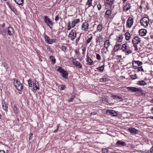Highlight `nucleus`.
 <instances>
[{"instance_id": "f257e3e1", "label": "nucleus", "mask_w": 153, "mask_h": 153, "mask_svg": "<svg viewBox=\"0 0 153 153\" xmlns=\"http://www.w3.org/2000/svg\"><path fill=\"white\" fill-rule=\"evenodd\" d=\"M140 41V38L137 36H135L133 38L132 42L134 44L133 46L135 48V51H137L138 50L137 44H139Z\"/></svg>"}, {"instance_id": "f03ea898", "label": "nucleus", "mask_w": 153, "mask_h": 153, "mask_svg": "<svg viewBox=\"0 0 153 153\" xmlns=\"http://www.w3.org/2000/svg\"><path fill=\"white\" fill-rule=\"evenodd\" d=\"M57 71L61 73L62 77L65 79H68V74L66 71H65L61 67H59L57 69Z\"/></svg>"}, {"instance_id": "7ed1b4c3", "label": "nucleus", "mask_w": 153, "mask_h": 153, "mask_svg": "<svg viewBox=\"0 0 153 153\" xmlns=\"http://www.w3.org/2000/svg\"><path fill=\"white\" fill-rule=\"evenodd\" d=\"M149 18L146 17H144L140 21V23L141 25L145 27L147 26L149 22Z\"/></svg>"}, {"instance_id": "20e7f679", "label": "nucleus", "mask_w": 153, "mask_h": 153, "mask_svg": "<svg viewBox=\"0 0 153 153\" xmlns=\"http://www.w3.org/2000/svg\"><path fill=\"white\" fill-rule=\"evenodd\" d=\"M14 84L18 90L21 91L22 89V85L18 80H14Z\"/></svg>"}, {"instance_id": "39448f33", "label": "nucleus", "mask_w": 153, "mask_h": 153, "mask_svg": "<svg viewBox=\"0 0 153 153\" xmlns=\"http://www.w3.org/2000/svg\"><path fill=\"white\" fill-rule=\"evenodd\" d=\"M44 20L45 22L47 24V25L51 28L52 27L51 26H52L53 23L50 20V19L47 16H45L44 17Z\"/></svg>"}, {"instance_id": "423d86ee", "label": "nucleus", "mask_w": 153, "mask_h": 153, "mask_svg": "<svg viewBox=\"0 0 153 153\" xmlns=\"http://www.w3.org/2000/svg\"><path fill=\"white\" fill-rule=\"evenodd\" d=\"M76 36V33L75 30H72L69 33L68 37L70 39L73 40L75 39Z\"/></svg>"}, {"instance_id": "0eeeda50", "label": "nucleus", "mask_w": 153, "mask_h": 153, "mask_svg": "<svg viewBox=\"0 0 153 153\" xmlns=\"http://www.w3.org/2000/svg\"><path fill=\"white\" fill-rule=\"evenodd\" d=\"M127 88L132 92H143V91L141 88H137L135 87H128Z\"/></svg>"}, {"instance_id": "6e6552de", "label": "nucleus", "mask_w": 153, "mask_h": 153, "mask_svg": "<svg viewBox=\"0 0 153 153\" xmlns=\"http://www.w3.org/2000/svg\"><path fill=\"white\" fill-rule=\"evenodd\" d=\"M133 23V19L131 17L128 18L126 22L127 27L130 28L131 27Z\"/></svg>"}, {"instance_id": "1a4fd4ad", "label": "nucleus", "mask_w": 153, "mask_h": 153, "mask_svg": "<svg viewBox=\"0 0 153 153\" xmlns=\"http://www.w3.org/2000/svg\"><path fill=\"white\" fill-rule=\"evenodd\" d=\"M73 63L75 65L76 68H82V65L80 63L77 61L76 59H73L72 61Z\"/></svg>"}, {"instance_id": "9d476101", "label": "nucleus", "mask_w": 153, "mask_h": 153, "mask_svg": "<svg viewBox=\"0 0 153 153\" xmlns=\"http://www.w3.org/2000/svg\"><path fill=\"white\" fill-rule=\"evenodd\" d=\"M5 31H6V30H4ZM7 32L8 35L9 36H11L13 35L14 33V30L13 28L11 27H8L7 29ZM4 32V33H5Z\"/></svg>"}, {"instance_id": "9b49d317", "label": "nucleus", "mask_w": 153, "mask_h": 153, "mask_svg": "<svg viewBox=\"0 0 153 153\" xmlns=\"http://www.w3.org/2000/svg\"><path fill=\"white\" fill-rule=\"evenodd\" d=\"M45 39L46 42L48 44H51L55 42V39H51L49 37L47 36L45 37Z\"/></svg>"}, {"instance_id": "f8f14e48", "label": "nucleus", "mask_w": 153, "mask_h": 153, "mask_svg": "<svg viewBox=\"0 0 153 153\" xmlns=\"http://www.w3.org/2000/svg\"><path fill=\"white\" fill-rule=\"evenodd\" d=\"M1 103L4 110L7 111L8 108L7 103L4 100H2Z\"/></svg>"}, {"instance_id": "ddd939ff", "label": "nucleus", "mask_w": 153, "mask_h": 153, "mask_svg": "<svg viewBox=\"0 0 153 153\" xmlns=\"http://www.w3.org/2000/svg\"><path fill=\"white\" fill-rule=\"evenodd\" d=\"M89 27V24L86 22H84L82 24V29L85 31L88 29Z\"/></svg>"}, {"instance_id": "4468645a", "label": "nucleus", "mask_w": 153, "mask_h": 153, "mask_svg": "<svg viewBox=\"0 0 153 153\" xmlns=\"http://www.w3.org/2000/svg\"><path fill=\"white\" fill-rule=\"evenodd\" d=\"M11 10L16 14L18 15V12L17 10L13 6H12L9 3L7 4Z\"/></svg>"}, {"instance_id": "2eb2a0df", "label": "nucleus", "mask_w": 153, "mask_h": 153, "mask_svg": "<svg viewBox=\"0 0 153 153\" xmlns=\"http://www.w3.org/2000/svg\"><path fill=\"white\" fill-rule=\"evenodd\" d=\"M128 131L131 133L134 134H135L137 133L138 131L134 128H130L128 129Z\"/></svg>"}, {"instance_id": "dca6fc26", "label": "nucleus", "mask_w": 153, "mask_h": 153, "mask_svg": "<svg viewBox=\"0 0 153 153\" xmlns=\"http://www.w3.org/2000/svg\"><path fill=\"white\" fill-rule=\"evenodd\" d=\"M147 31L144 29H141L139 31V34L141 36H145L146 33Z\"/></svg>"}, {"instance_id": "f3484780", "label": "nucleus", "mask_w": 153, "mask_h": 153, "mask_svg": "<svg viewBox=\"0 0 153 153\" xmlns=\"http://www.w3.org/2000/svg\"><path fill=\"white\" fill-rule=\"evenodd\" d=\"M86 61L88 63V64L89 65H91L93 64V60L88 56V54L86 55Z\"/></svg>"}, {"instance_id": "a211bd4d", "label": "nucleus", "mask_w": 153, "mask_h": 153, "mask_svg": "<svg viewBox=\"0 0 153 153\" xmlns=\"http://www.w3.org/2000/svg\"><path fill=\"white\" fill-rule=\"evenodd\" d=\"M116 144L118 146H125L126 145V143L123 141L119 140L117 142Z\"/></svg>"}, {"instance_id": "6ab92c4d", "label": "nucleus", "mask_w": 153, "mask_h": 153, "mask_svg": "<svg viewBox=\"0 0 153 153\" xmlns=\"http://www.w3.org/2000/svg\"><path fill=\"white\" fill-rule=\"evenodd\" d=\"M129 48L128 45L127 43H125L122 45L121 49L123 51H126Z\"/></svg>"}, {"instance_id": "aec40b11", "label": "nucleus", "mask_w": 153, "mask_h": 153, "mask_svg": "<svg viewBox=\"0 0 153 153\" xmlns=\"http://www.w3.org/2000/svg\"><path fill=\"white\" fill-rule=\"evenodd\" d=\"M107 112H108L109 114L112 116H116L117 115V113L114 111L107 110Z\"/></svg>"}, {"instance_id": "412c9836", "label": "nucleus", "mask_w": 153, "mask_h": 153, "mask_svg": "<svg viewBox=\"0 0 153 153\" xmlns=\"http://www.w3.org/2000/svg\"><path fill=\"white\" fill-rule=\"evenodd\" d=\"M114 0H106V3L108 6H112L114 2Z\"/></svg>"}, {"instance_id": "4be33fe9", "label": "nucleus", "mask_w": 153, "mask_h": 153, "mask_svg": "<svg viewBox=\"0 0 153 153\" xmlns=\"http://www.w3.org/2000/svg\"><path fill=\"white\" fill-rule=\"evenodd\" d=\"M130 4L128 3L123 7V10L125 11H127L130 9Z\"/></svg>"}, {"instance_id": "5701e85b", "label": "nucleus", "mask_w": 153, "mask_h": 153, "mask_svg": "<svg viewBox=\"0 0 153 153\" xmlns=\"http://www.w3.org/2000/svg\"><path fill=\"white\" fill-rule=\"evenodd\" d=\"M37 85H38V82L35 81L34 82V81H33V87L34 90H36L37 89H39V88L38 87Z\"/></svg>"}, {"instance_id": "b1692460", "label": "nucleus", "mask_w": 153, "mask_h": 153, "mask_svg": "<svg viewBox=\"0 0 153 153\" xmlns=\"http://www.w3.org/2000/svg\"><path fill=\"white\" fill-rule=\"evenodd\" d=\"M110 45V43L109 42V41L108 40H106L104 42V47L106 49L108 48Z\"/></svg>"}, {"instance_id": "393cba45", "label": "nucleus", "mask_w": 153, "mask_h": 153, "mask_svg": "<svg viewBox=\"0 0 153 153\" xmlns=\"http://www.w3.org/2000/svg\"><path fill=\"white\" fill-rule=\"evenodd\" d=\"M80 21V20L79 19H77L74 20L72 22V27H74L76 24L79 23Z\"/></svg>"}, {"instance_id": "a878e982", "label": "nucleus", "mask_w": 153, "mask_h": 153, "mask_svg": "<svg viewBox=\"0 0 153 153\" xmlns=\"http://www.w3.org/2000/svg\"><path fill=\"white\" fill-rule=\"evenodd\" d=\"M92 0H88L86 2L85 7H87V8H88L91 5V2Z\"/></svg>"}, {"instance_id": "bb28decb", "label": "nucleus", "mask_w": 153, "mask_h": 153, "mask_svg": "<svg viewBox=\"0 0 153 153\" xmlns=\"http://www.w3.org/2000/svg\"><path fill=\"white\" fill-rule=\"evenodd\" d=\"M121 46V45L120 44H117L116 43V45L114 46V50L115 52H116L118 51Z\"/></svg>"}, {"instance_id": "cd10ccee", "label": "nucleus", "mask_w": 153, "mask_h": 153, "mask_svg": "<svg viewBox=\"0 0 153 153\" xmlns=\"http://www.w3.org/2000/svg\"><path fill=\"white\" fill-rule=\"evenodd\" d=\"M138 83L140 85H144L147 84V83L143 80L139 81Z\"/></svg>"}, {"instance_id": "c85d7f7f", "label": "nucleus", "mask_w": 153, "mask_h": 153, "mask_svg": "<svg viewBox=\"0 0 153 153\" xmlns=\"http://www.w3.org/2000/svg\"><path fill=\"white\" fill-rule=\"evenodd\" d=\"M15 2L18 4L22 5L24 3V0H14Z\"/></svg>"}, {"instance_id": "c756f323", "label": "nucleus", "mask_w": 153, "mask_h": 153, "mask_svg": "<svg viewBox=\"0 0 153 153\" xmlns=\"http://www.w3.org/2000/svg\"><path fill=\"white\" fill-rule=\"evenodd\" d=\"M109 80V79L107 77L102 78L100 79V80L102 82H105L108 81Z\"/></svg>"}, {"instance_id": "7c9ffc66", "label": "nucleus", "mask_w": 153, "mask_h": 153, "mask_svg": "<svg viewBox=\"0 0 153 153\" xmlns=\"http://www.w3.org/2000/svg\"><path fill=\"white\" fill-rule=\"evenodd\" d=\"M50 59L51 61V63L54 64L56 62V60L54 57L53 56H51L50 57Z\"/></svg>"}, {"instance_id": "2f4dec72", "label": "nucleus", "mask_w": 153, "mask_h": 153, "mask_svg": "<svg viewBox=\"0 0 153 153\" xmlns=\"http://www.w3.org/2000/svg\"><path fill=\"white\" fill-rule=\"evenodd\" d=\"M130 33L128 32H126L125 33L126 38V40H129L130 38Z\"/></svg>"}, {"instance_id": "473e14b6", "label": "nucleus", "mask_w": 153, "mask_h": 153, "mask_svg": "<svg viewBox=\"0 0 153 153\" xmlns=\"http://www.w3.org/2000/svg\"><path fill=\"white\" fill-rule=\"evenodd\" d=\"M102 26L101 25H99L97 27V30L100 32L102 31Z\"/></svg>"}, {"instance_id": "72a5a7b5", "label": "nucleus", "mask_w": 153, "mask_h": 153, "mask_svg": "<svg viewBox=\"0 0 153 153\" xmlns=\"http://www.w3.org/2000/svg\"><path fill=\"white\" fill-rule=\"evenodd\" d=\"M113 97L114 100L119 99L122 100H123V98L122 97L117 96H113Z\"/></svg>"}, {"instance_id": "f704fd0d", "label": "nucleus", "mask_w": 153, "mask_h": 153, "mask_svg": "<svg viewBox=\"0 0 153 153\" xmlns=\"http://www.w3.org/2000/svg\"><path fill=\"white\" fill-rule=\"evenodd\" d=\"M13 110L14 113L15 114H17L19 112V111L18 110L17 108L15 105H14L13 107Z\"/></svg>"}, {"instance_id": "c9c22d12", "label": "nucleus", "mask_w": 153, "mask_h": 153, "mask_svg": "<svg viewBox=\"0 0 153 153\" xmlns=\"http://www.w3.org/2000/svg\"><path fill=\"white\" fill-rule=\"evenodd\" d=\"M130 77L133 79H135L137 78V76L136 74L134 75H130Z\"/></svg>"}, {"instance_id": "e433bc0d", "label": "nucleus", "mask_w": 153, "mask_h": 153, "mask_svg": "<svg viewBox=\"0 0 153 153\" xmlns=\"http://www.w3.org/2000/svg\"><path fill=\"white\" fill-rule=\"evenodd\" d=\"M134 62L136 64H137L139 66L143 64L142 62L139 60L134 61Z\"/></svg>"}, {"instance_id": "4c0bfd02", "label": "nucleus", "mask_w": 153, "mask_h": 153, "mask_svg": "<svg viewBox=\"0 0 153 153\" xmlns=\"http://www.w3.org/2000/svg\"><path fill=\"white\" fill-rule=\"evenodd\" d=\"M111 13V11L110 10H107L105 12L106 15L108 16L110 15Z\"/></svg>"}, {"instance_id": "58836bf2", "label": "nucleus", "mask_w": 153, "mask_h": 153, "mask_svg": "<svg viewBox=\"0 0 153 153\" xmlns=\"http://www.w3.org/2000/svg\"><path fill=\"white\" fill-rule=\"evenodd\" d=\"M104 65H102L98 69L101 72H102L104 69Z\"/></svg>"}, {"instance_id": "ea45409f", "label": "nucleus", "mask_w": 153, "mask_h": 153, "mask_svg": "<svg viewBox=\"0 0 153 153\" xmlns=\"http://www.w3.org/2000/svg\"><path fill=\"white\" fill-rule=\"evenodd\" d=\"M61 49L62 51L65 52L66 50L67 47L65 46L62 45L61 47Z\"/></svg>"}, {"instance_id": "a19ab883", "label": "nucleus", "mask_w": 153, "mask_h": 153, "mask_svg": "<svg viewBox=\"0 0 153 153\" xmlns=\"http://www.w3.org/2000/svg\"><path fill=\"white\" fill-rule=\"evenodd\" d=\"M123 38L121 36H120L119 37L118 39H117V41L119 42H122V39Z\"/></svg>"}, {"instance_id": "79ce46f5", "label": "nucleus", "mask_w": 153, "mask_h": 153, "mask_svg": "<svg viewBox=\"0 0 153 153\" xmlns=\"http://www.w3.org/2000/svg\"><path fill=\"white\" fill-rule=\"evenodd\" d=\"M96 58L99 61H100L101 59V57L100 55H99V54H97Z\"/></svg>"}, {"instance_id": "37998d69", "label": "nucleus", "mask_w": 153, "mask_h": 153, "mask_svg": "<svg viewBox=\"0 0 153 153\" xmlns=\"http://www.w3.org/2000/svg\"><path fill=\"white\" fill-rule=\"evenodd\" d=\"M60 89L62 90H64L65 88V86L64 85H59Z\"/></svg>"}, {"instance_id": "c03bdc74", "label": "nucleus", "mask_w": 153, "mask_h": 153, "mask_svg": "<svg viewBox=\"0 0 153 153\" xmlns=\"http://www.w3.org/2000/svg\"><path fill=\"white\" fill-rule=\"evenodd\" d=\"M92 36H91L90 38H88L87 40L86 43L87 44H88L90 43L91 42V41L92 40Z\"/></svg>"}, {"instance_id": "a18cd8bd", "label": "nucleus", "mask_w": 153, "mask_h": 153, "mask_svg": "<svg viewBox=\"0 0 153 153\" xmlns=\"http://www.w3.org/2000/svg\"><path fill=\"white\" fill-rule=\"evenodd\" d=\"M136 64L135 63L134 61L133 62H132L133 68L134 69H137V66L135 65Z\"/></svg>"}, {"instance_id": "49530a36", "label": "nucleus", "mask_w": 153, "mask_h": 153, "mask_svg": "<svg viewBox=\"0 0 153 153\" xmlns=\"http://www.w3.org/2000/svg\"><path fill=\"white\" fill-rule=\"evenodd\" d=\"M101 7L102 5L100 3H98L97 4V8L99 10H100L101 9Z\"/></svg>"}, {"instance_id": "de8ad7c7", "label": "nucleus", "mask_w": 153, "mask_h": 153, "mask_svg": "<svg viewBox=\"0 0 153 153\" xmlns=\"http://www.w3.org/2000/svg\"><path fill=\"white\" fill-rule=\"evenodd\" d=\"M60 124H58L57 125V126H56V128H57V129H56L54 131H53V132H54V133H56V132H57L58 131V129H59V126H60Z\"/></svg>"}, {"instance_id": "09e8293b", "label": "nucleus", "mask_w": 153, "mask_h": 153, "mask_svg": "<svg viewBox=\"0 0 153 153\" xmlns=\"http://www.w3.org/2000/svg\"><path fill=\"white\" fill-rule=\"evenodd\" d=\"M137 71L138 72L140 71H144L143 69V68H142V66L139 67L138 68Z\"/></svg>"}, {"instance_id": "8fccbe9b", "label": "nucleus", "mask_w": 153, "mask_h": 153, "mask_svg": "<svg viewBox=\"0 0 153 153\" xmlns=\"http://www.w3.org/2000/svg\"><path fill=\"white\" fill-rule=\"evenodd\" d=\"M28 85L30 87H31L32 86V82L31 80H28Z\"/></svg>"}, {"instance_id": "3c124183", "label": "nucleus", "mask_w": 153, "mask_h": 153, "mask_svg": "<svg viewBox=\"0 0 153 153\" xmlns=\"http://www.w3.org/2000/svg\"><path fill=\"white\" fill-rule=\"evenodd\" d=\"M68 27L67 28V30H70L71 28V26L70 25V22H68Z\"/></svg>"}, {"instance_id": "603ef678", "label": "nucleus", "mask_w": 153, "mask_h": 153, "mask_svg": "<svg viewBox=\"0 0 153 153\" xmlns=\"http://www.w3.org/2000/svg\"><path fill=\"white\" fill-rule=\"evenodd\" d=\"M80 37V36L79 37H78V38H77L76 39V41H75L76 43L77 44L78 43Z\"/></svg>"}, {"instance_id": "864d4df0", "label": "nucleus", "mask_w": 153, "mask_h": 153, "mask_svg": "<svg viewBox=\"0 0 153 153\" xmlns=\"http://www.w3.org/2000/svg\"><path fill=\"white\" fill-rule=\"evenodd\" d=\"M4 32H6V31H5L4 30H2L0 28V34H2L3 33H4Z\"/></svg>"}, {"instance_id": "5fc2aeb1", "label": "nucleus", "mask_w": 153, "mask_h": 153, "mask_svg": "<svg viewBox=\"0 0 153 153\" xmlns=\"http://www.w3.org/2000/svg\"><path fill=\"white\" fill-rule=\"evenodd\" d=\"M33 137V134L32 133H30L29 134L30 138L29 140H30L31 139H32Z\"/></svg>"}, {"instance_id": "6e6d98bb", "label": "nucleus", "mask_w": 153, "mask_h": 153, "mask_svg": "<svg viewBox=\"0 0 153 153\" xmlns=\"http://www.w3.org/2000/svg\"><path fill=\"white\" fill-rule=\"evenodd\" d=\"M106 152H107V149H102V153H106Z\"/></svg>"}, {"instance_id": "4d7b16f0", "label": "nucleus", "mask_w": 153, "mask_h": 153, "mask_svg": "<svg viewBox=\"0 0 153 153\" xmlns=\"http://www.w3.org/2000/svg\"><path fill=\"white\" fill-rule=\"evenodd\" d=\"M59 17L58 16H56L55 19L56 22H57V21H58L59 20Z\"/></svg>"}, {"instance_id": "13d9d810", "label": "nucleus", "mask_w": 153, "mask_h": 153, "mask_svg": "<svg viewBox=\"0 0 153 153\" xmlns=\"http://www.w3.org/2000/svg\"><path fill=\"white\" fill-rule=\"evenodd\" d=\"M85 48H83V49H82V53L84 55L85 54Z\"/></svg>"}, {"instance_id": "bf43d9fd", "label": "nucleus", "mask_w": 153, "mask_h": 153, "mask_svg": "<svg viewBox=\"0 0 153 153\" xmlns=\"http://www.w3.org/2000/svg\"><path fill=\"white\" fill-rule=\"evenodd\" d=\"M102 38L101 36H99V38L97 39H96V42H100V41H99V39H102Z\"/></svg>"}, {"instance_id": "052dcab7", "label": "nucleus", "mask_w": 153, "mask_h": 153, "mask_svg": "<svg viewBox=\"0 0 153 153\" xmlns=\"http://www.w3.org/2000/svg\"><path fill=\"white\" fill-rule=\"evenodd\" d=\"M126 52L128 54H130L132 53V51L131 50H128L126 51Z\"/></svg>"}, {"instance_id": "680f3d73", "label": "nucleus", "mask_w": 153, "mask_h": 153, "mask_svg": "<svg viewBox=\"0 0 153 153\" xmlns=\"http://www.w3.org/2000/svg\"><path fill=\"white\" fill-rule=\"evenodd\" d=\"M74 99V97L71 98L69 100H68L69 102H71L73 101Z\"/></svg>"}, {"instance_id": "e2e57ef3", "label": "nucleus", "mask_w": 153, "mask_h": 153, "mask_svg": "<svg viewBox=\"0 0 153 153\" xmlns=\"http://www.w3.org/2000/svg\"><path fill=\"white\" fill-rule=\"evenodd\" d=\"M150 152L151 153H153V146L150 149Z\"/></svg>"}, {"instance_id": "0e129e2a", "label": "nucleus", "mask_w": 153, "mask_h": 153, "mask_svg": "<svg viewBox=\"0 0 153 153\" xmlns=\"http://www.w3.org/2000/svg\"><path fill=\"white\" fill-rule=\"evenodd\" d=\"M5 27V24L4 23H3V25H2V27Z\"/></svg>"}, {"instance_id": "69168bd1", "label": "nucleus", "mask_w": 153, "mask_h": 153, "mask_svg": "<svg viewBox=\"0 0 153 153\" xmlns=\"http://www.w3.org/2000/svg\"><path fill=\"white\" fill-rule=\"evenodd\" d=\"M151 110L152 111V113L153 114V107L152 108Z\"/></svg>"}, {"instance_id": "338daca9", "label": "nucleus", "mask_w": 153, "mask_h": 153, "mask_svg": "<svg viewBox=\"0 0 153 153\" xmlns=\"http://www.w3.org/2000/svg\"><path fill=\"white\" fill-rule=\"evenodd\" d=\"M150 118L151 119H153V116H151L150 117Z\"/></svg>"}, {"instance_id": "774afa93", "label": "nucleus", "mask_w": 153, "mask_h": 153, "mask_svg": "<svg viewBox=\"0 0 153 153\" xmlns=\"http://www.w3.org/2000/svg\"><path fill=\"white\" fill-rule=\"evenodd\" d=\"M1 151V153H4V151Z\"/></svg>"}]
</instances>
